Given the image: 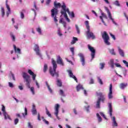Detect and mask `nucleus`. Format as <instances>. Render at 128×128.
I'll return each instance as SVG.
<instances>
[{
  "label": "nucleus",
  "instance_id": "1",
  "mask_svg": "<svg viewBox=\"0 0 128 128\" xmlns=\"http://www.w3.org/2000/svg\"><path fill=\"white\" fill-rule=\"evenodd\" d=\"M64 5H65L66 6V8H66L65 3H63V4L62 5L60 2H57L56 1L54 2V8H52L50 10L51 17H52L54 18V22H58V20L57 19L58 17L56 16L58 14V8H62V6H64Z\"/></svg>",
  "mask_w": 128,
  "mask_h": 128
},
{
  "label": "nucleus",
  "instance_id": "2",
  "mask_svg": "<svg viewBox=\"0 0 128 128\" xmlns=\"http://www.w3.org/2000/svg\"><path fill=\"white\" fill-rule=\"evenodd\" d=\"M22 76H23V78H24V82H26L25 84L28 88H30V90H31L32 94L34 95V87L30 88V77L26 72H23Z\"/></svg>",
  "mask_w": 128,
  "mask_h": 128
},
{
  "label": "nucleus",
  "instance_id": "3",
  "mask_svg": "<svg viewBox=\"0 0 128 128\" xmlns=\"http://www.w3.org/2000/svg\"><path fill=\"white\" fill-rule=\"evenodd\" d=\"M52 64L53 66V68L52 67L50 68L48 71L50 72V74L52 77L54 76H56V78L58 77V72H56V68H57V64L55 60L52 59Z\"/></svg>",
  "mask_w": 128,
  "mask_h": 128
},
{
  "label": "nucleus",
  "instance_id": "4",
  "mask_svg": "<svg viewBox=\"0 0 128 128\" xmlns=\"http://www.w3.org/2000/svg\"><path fill=\"white\" fill-rule=\"evenodd\" d=\"M96 95L98 97L97 102H96V108H100V103L102 102H104L106 100L105 96L102 92H96Z\"/></svg>",
  "mask_w": 128,
  "mask_h": 128
},
{
  "label": "nucleus",
  "instance_id": "5",
  "mask_svg": "<svg viewBox=\"0 0 128 128\" xmlns=\"http://www.w3.org/2000/svg\"><path fill=\"white\" fill-rule=\"evenodd\" d=\"M66 6L65 5L62 6V9L60 10V14L64 16V18H65L68 22H70V19L68 18L67 13H66V12H68V8H66Z\"/></svg>",
  "mask_w": 128,
  "mask_h": 128
},
{
  "label": "nucleus",
  "instance_id": "6",
  "mask_svg": "<svg viewBox=\"0 0 128 128\" xmlns=\"http://www.w3.org/2000/svg\"><path fill=\"white\" fill-rule=\"evenodd\" d=\"M102 38L104 40V42H105V44L108 46H110V42H108V40H110V37L108 36L106 32H104V34L102 35Z\"/></svg>",
  "mask_w": 128,
  "mask_h": 128
},
{
  "label": "nucleus",
  "instance_id": "7",
  "mask_svg": "<svg viewBox=\"0 0 128 128\" xmlns=\"http://www.w3.org/2000/svg\"><path fill=\"white\" fill-rule=\"evenodd\" d=\"M86 34V37L88 39L92 38V40H95L96 38V36H95L94 33L90 31V29H87Z\"/></svg>",
  "mask_w": 128,
  "mask_h": 128
},
{
  "label": "nucleus",
  "instance_id": "8",
  "mask_svg": "<svg viewBox=\"0 0 128 128\" xmlns=\"http://www.w3.org/2000/svg\"><path fill=\"white\" fill-rule=\"evenodd\" d=\"M88 48L90 50V52H92L90 54V56H92V60L94 58L95 56V52L96 50L94 47H92L90 45L88 44Z\"/></svg>",
  "mask_w": 128,
  "mask_h": 128
},
{
  "label": "nucleus",
  "instance_id": "9",
  "mask_svg": "<svg viewBox=\"0 0 128 128\" xmlns=\"http://www.w3.org/2000/svg\"><path fill=\"white\" fill-rule=\"evenodd\" d=\"M2 112H3V114L4 116V118H5V120L6 119H9L10 120V115H8L6 113V108H5V106L4 105L2 106Z\"/></svg>",
  "mask_w": 128,
  "mask_h": 128
},
{
  "label": "nucleus",
  "instance_id": "10",
  "mask_svg": "<svg viewBox=\"0 0 128 128\" xmlns=\"http://www.w3.org/2000/svg\"><path fill=\"white\" fill-rule=\"evenodd\" d=\"M78 56L80 58V61L82 62V66H84L86 64V59L84 58V55L82 53H80Z\"/></svg>",
  "mask_w": 128,
  "mask_h": 128
},
{
  "label": "nucleus",
  "instance_id": "11",
  "mask_svg": "<svg viewBox=\"0 0 128 128\" xmlns=\"http://www.w3.org/2000/svg\"><path fill=\"white\" fill-rule=\"evenodd\" d=\"M108 98L109 100L112 99L113 98L112 96V84H110L109 87V92L108 94Z\"/></svg>",
  "mask_w": 128,
  "mask_h": 128
},
{
  "label": "nucleus",
  "instance_id": "12",
  "mask_svg": "<svg viewBox=\"0 0 128 128\" xmlns=\"http://www.w3.org/2000/svg\"><path fill=\"white\" fill-rule=\"evenodd\" d=\"M106 12H108V18L112 22L113 24L115 25H117V23L115 22L114 19L112 18V13H110V10L108 9H106Z\"/></svg>",
  "mask_w": 128,
  "mask_h": 128
},
{
  "label": "nucleus",
  "instance_id": "13",
  "mask_svg": "<svg viewBox=\"0 0 128 128\" xmlns=\"http://www.w3.org/2000/svg\"><path fill=\"white\" fill-rule=\"evenodd\" d=\"M34 50L36 52V54L37 55L39 56H41L40 52V48L38 45L35 44L34 46Z\"/></svg>",
  "mask_w": 128,
  "mask_h": 128
},
{
  "label": "nucleus",
  "instance_id": "14",
  "mask_svg": "<svg viewBox=\"0 0 128 128\" xmlns=\"http://www.w3.org/2000/svg\"><path fill=\"white\" fill-rule=\"evenodd\" d=\"M28 73L30 76H32V78L33 80H36V74H34V72H32V70H28Z\"/></svg>",
  "mask_w": 128,
  "mask_h": 128
},
{
  "label": "nucleus",
  "instance_id": "15",
  "mask_svg": "<svg viewBox=\"0 0 128 128\" xmlns=\"http://www.w3.org/2000/svg\"><path fill=\"white\" fill-rule=\"evenodd\" d=\"M68 72L69 74V76L71 78H72L74 79V80H75V82H78V79L76 78V77L75 76H74L71 70H68Z\"/></svg>",
  "mask_w": 128,
  "mask_h": 128
},
{
  "label": "nucleus",
  "instance_id": "16",
  "mask_svg": "<svg viewBox=\"0 0 128 128\" xmlns=\"http://www.w3.org/2000/svg\"><path fill=\"white\" fill-rule=\"evenodd\" d=\"M60 106L59 104H56L55 106V115L56 118L58 117V108H60Z\"/></svg>",
  "mask_w": 128,
  "mask_h": 128
},
{
  "label": "nucleus",
  "instance_id": "17",
  "mask_svg": "<svg viewBox=\"0 0 128 128\" xmlns=\"http://www.w3.org/2000/svg\"><path fill=\"white\" fill-rule=\"evenodd\" d=\"M56 64H60L61 66H64L62 58H60V56H58V58L56 59Z\"/></svg>",
  "mask_w": 128,
  "mask_h": 128
},
{
  "label": "nucleus",
  "instance_id": "18",
  "mask_svg": "<svg viewBox=\"0 0 128 128\" xmlns=\"http://www.w3.org/2000/svg\"><path fill=\"white\" fill-rule=\"evenodd\" d=\"M14 50L16 53H18V54H21L20 49L19 48H17L16 45H14Z\"/></svg>",
  "mask_w": 128,
  "mask_h": 128
},
{
  "label": "nucleus",
  "instance_id": "19",
  "mask_svg": "<svg viewBox=\"0 0 128 128\" xmlns=\"http://www.w3.org/2000/svg\"><path fill=\"white\" fill-rule=\"evenodd\" d=\"M108 108H109V114H110V116L112 117V103L108 104Z\"/></svg>",
  "mask_w": 128,
  "mask_h": 128
},
{
  "label": "nucleus",
  "instance_id": "20",
  "mask_svg": "<svg viewBox=\"0 0 128 128\" xmlns=\"http://www.w3.org/2000/svg\"><path fill=\"white\" fill-rule=\"evenodd\" d=\"M32 114L33 115H36L37 114L36 110V106L34 104H32Z\"/></svg>",
  "mask_w": 128,
  "mask_h": 128
},
{
  "label": "nucleus",
  "instance_id": "21",
  "mask_svg": "<svg viewBox=\"0 0 128 128\" xmlns=\"http://www.w3.org/2000/svg\"><path fill=\"white\" fill-rule=\"evenodd\" d=\"M127 86L128 83H121L120 84V88L124 89Z\"/></svg>",
  "mask_w": 128,
  "mask_h": 128
},
{
  "label": "nucleus",
  "instance_id": "22",
  "mask_svg": "<svg viewBox=\"0 0 128 128\" xmlns=\"http://www.w3.org/2000/svg\"><path fill=\"white\" fill-rule=\"evenodd\" d=\"M109 65L112 68H114V60H110V62H108Z\"/></svg>",
  "mask_w": 128,
  "mask_h": 128
},
{
  "label": "nucleus",
  "instance_id": "23",
  "mask_svg": "<svg viewBox=\"0 0 128 128\" xmlns=\"http://www.w3.org/2000/svg\"><path fill=\"white\" fill-rule=\"evenodd\" d=\"M81 89H82V90L84 89V88L83 86H82V85H81L80 84H79L78 85L76 86L77 92H79Z\"/></svg>",
  "mask_w": 128,
  "mask_h": 128
},
{
  "label": "nucleus",
  "instance_id": "24",
  "mask_svg": "<svg viewBox=\"0 0 128 128\" xmlns=\"http://www.w3.org/2000/svg\"><path fill=\"white\" fill-rule=\"evenodd\" d=\"M68 13V15L71 16L72 18H74L75 17V16L74 14V13L73 12H70V10L68 9V11H66V13Z\"/></svg>",
  "mask_w": 128,
  "mask_h": 128
},
{
  "label": "nucleus",
  "instance_id": "25",
  "mask_svg": "<svg viewBox=\"0 0 128 128\" xmlns=\"http://www.w3.org/2000/svg\"><path fill=\"white\" fill-rule=\"evenodd\" d=\"M56 85L59 87L62 86V82L60 80L58 79L56 80Z\"/></svg>",
  "mask_w": 128,
  "mask_h": 128
},
{
  "label": "nucleus",
  "instance_id": "26",
  "mask_svg": "<svg viewBox=\"0 0 128 128\" xmlns=\"http://www.w3.org/2000/svg\"><path fill=\"white\" fill-rule=\"evenodd\" d=\"M112 121H113V126H118V123L116 120V118L114 116L112 118Z\"/></svg>",
  "mask_w": 128,
  "mask_h": 128
},
{
  "label": "nucleus",
  "instance_id": "27",
  "mask_svg": "<svg viewBox=\"0 0 128 128\" xmlns=\"http://www.w3.org/2000/svg\"><path fill=\"white\" fill-rule=\"evenodd\" d=\"M76 41H78V38L76 37H74L73 40H72L71 44H75L76 42Z\"/></svg>",
  "mask_w": 128,
  "mask_h": 128
},
{
  "label": "nucleus",
  "instance_id": "28",
  "mask_svg": "<svg viewBox=\"0 0 128 128\" xmlns=\"http://www.w3.org/2000/svg\"><path fill=\"white\" fill-rule=\"evenodd\" d=\"M59 94L60 95L63 97H66V95L64 94V92L62 90H59Z\"/></svg>",
  "mask_w": 128,
  "mask_h": 128
},
{
  "label": "nucleus",
  "instance_id": "29",
  "mask_svg": "<svg viewBox=\"0 0 128 128\" xmlns=\"http://www.w3.org/2000/svg\"><path fill=\"white\" fill-rule=\"evenodd\" d=\"M48 69V64H44V68H43V72L46 73Z\"/></svg>",
  "mask_w": 128,
  "mask_h": 128
},
{
  "label": "nucleus",
  "instance_id": "30",
  "mask_svg": "<svg viewBox=\"0 0 128 128\" xmlns=\"http://www.w3.org/2000/svg\"><path fill=\"white\" fill-rule=\"evenodd\" d=\"M46 86L47 87H48V91H50V93H52V88H50V85L48 84V82H46Z\"/></svg>",
  "mask_w": 128,
  "mask_h": 128
},
{
  "label": "nucleus",
  "instance_id": "31",
  "mask_svg": "<svg viewBox=\"0 0 128 128\" xmlns=\"http://www.w3.org/2000/svg\"><path fill=\"white\" fill-rule=\"evenodd\" d=\"M119 54H120L122 56H124V53L122 50L120 48H118Z\"/></svg>",
  "mask_w": 128,
  "mask_h": 128
},
{
  "label": "nucleus",
  "instance_id": "32",
  "mask_svg": "<svg viewBox=\"0 0 128 128\" xmlns=\"http://www.w3.org/2000/svg\"><path fill=\"white\" fill-rule=\"evenodd\" d=\"M114 4L117 6H120V2H118V0H116L115 1V2H114Z\"/></svg>",
  "mask_w": 128,
  "mask_h": 128
},
{
  "label": "nucleus",
  "instance_id": "33",
  "mask_svg": "<svg viewBox=\"0 0 128 128\" xmlns=\"http://www.w3.org/2000/svg\"><path fill=\"white\" fill-rule=\"evenodd\" d=\"M85 25H86V29L89 30L90 29V26H89V22L88 21H85Z\"/></svg>",
  "mask_w": 128,
  "mask_h": 128
},
{
  "label": "nucleus",
  "instance_id": "34",
  "mask_svg": "<svg viewBox=\"0 0 128 128\" xmlns=\"http://www.w3.org/2000/svg\"><path fill=\"white\" fill-rule=\"evenodd\" d=\"M46 114H47L48 116L52 118V114H50V112L48 110L47 108H46Z\"/></svg>",
  "mask_w": 128,
  "mask_h": 128
},
{
  "label": "nucleus",
  "instance_id": "35",
  "mask_svg": "<svg viewBox=\"0 0 128 128\" xmlns=\"http://www.w3.org/2000/svg\"><path fill=\"white\" fill-rule=\"evenodd\" d=\"M100 69L103 70V68H104L105 64L104 62L100 63Z\"/></svg>",
  "mask_w": 128,
  "mask_h": 128
},
{
  "label": "nucleus",
  "instance_id": "36",
  "mask_svg": "<svg viewBox=\"0 0 128 128\" xmlns=\"http://www.w3.org/2000/svg\"><path fill=\"white\" fill-rule=\"evenodd\" d=\"M22 114L24 117H25V116L28 115V109L26 108H24V114L22 113Z\"/></svg>",
  "mask_w": 128,
  "mask_h": 128
},
{
  "label": "nucleus",
  "instance_id": "37",
  "mask_svg": "<svg viewBox=\"0 0 128 128\" xmlns=\"http://www.w3.org/2000/svg\"><path fill=\"white\" fill-rule=\"evenodd\" d=\"M1 12H2V16L4 17L5 14L4 10L3 7L1 8Z\"/></svg>",
  "mask_w": 128,
  "mask_h": 128
},
{
  "label": "nucleus",
  "instance_id": "38",
  "mask_svg": "<svg viewBox=\"0 0 128 128\" xmlns=\"http://www.w3.org/2000/svg\"><path fill=\"white\" fill-rule=\"evenodd\" d=\"M98 83H100V85H102L103 84L102 81V79L100 78V77H98Z\"/></svg>",
  "mask_w": 128,
  "mask_h": 128
},
{
  "label": "nucleus",
  "instance_id": "39",
  "mask_svg": "<svg viewBox=\"0 0 128 128\" xmlns=\"http://www.w3.org/2000/svg\"><path fill=\"white\" fill-rule=\"evenodd\" d=\"M75 27L76 28V32H77V34H80V28H79L78 26L76 24V25H75Z\"/></svg>",
  "mask_w": 128,
  "mask_h": 128
},
{
  "label": "nucleus",
  "instance_id": "40",
  "mask_svg": "<svg viewBox=\"0 0 128 128\" xmlns=\"http://www.w3.org/2000/svg\"><path fill=\"white\" fill-rule=\"evenodd\" d=\"M101 15H102V16H102V18H105L106 19H108V16L106 14H104V13H101Z\"/></svg>",
  "mask_w": 128,
  "mask_h": 128
},
{
  "label": "nucleus",
  "instance_id": "41",
  "mask_svg": "<svg viewBox=\"0 0 128 128\" xmlns=\"http://www.w3.org/2000/svg\"><path fill=\"white\" fill-rule=\"evenodd\" d=\"M110 53L112 54V55H116V53L114 52V49H111L110 50Z\"/></svg>",
  "mask_w": 128,
  "mask_h": 128
},
{
  "label": "nucleus",
  "instance_id": "42",
  "mask_svg": "<svg viewBox=\"0 0 128 128\" xmlns=\"http://www.w3.org/2000/svg\"><path fill=\"white\" fill-rule=\"evenodd\" d=\"M10 36H11L12 38V41L13 42H15L16 38H15L14 35L13 34H10Z\"/></svg>",
  "mask_w": 128,
  "mask_h": 128
},
{
  "label": "nucleus",
  "instance_id": "43",
  "mask_svg": "<svg viewBox=\"0 0 128 128\" xmlns=\"http://www.w3.org/2000/svg\"><path fill=\"white\" fill-rule=\"evenodd\" d=\"M123 63L125 64L126 68H128V62L125 60H123Z\"/></svg>",
  "mask_w": 128,
  "mask_h": 128
},
{
  "label": "nucleus",
  "instance_id": "44",
  "mask_svg": "<svg viewBox=\"0 0 128 128\" xmlns=\"http://www.w3.org/2000/svg\"><path fill=\"white\" fill-rule=\"evenodd\" d=\"M18 122V118H16V119H15V120H14V123L15 125H17Z\"/></svg>",
  "mask_w": 128,
  "mask_h": 128
},
{
  "label": "nucleus",
  "instance_id": "45",
  "mask_svg": "<svg viewBox=\"0 0 128 128\" xmlns=\"http://www.w3.org/2000/svg\"><path fill=\"white\" fill-rule=\"evenodd\" d=\"M100 114L101 116H103V118H104V119H106V120L107 119L106 118V116H105L104 113L100 112Z\"/></svg>",
  "mask_w": 128,
  "mask_h": 128
},
{
  "label": "nucleus",
  "instance_id": "46",
  "mask_svg": "<svg viewBox=\"0 0 128 128\" xmlns=\"http://www.w3.org/2000/svg\"><path fill=\"white\" fill-rule=\"evenodd\" d=\"M37 32H38V33L41 34H42V32H41V28H38L36 29Z\"/></svg>",
  "mask_w": 128,
  "mask_h": 128
},
{
  "label": "nucleus",
  "instance_id": "47",
  "mask_svg": "<svg viewBox=\"0 0 128 128\" xmlns=\"http://www.w3.org/2000/svg\"><path fill=\"white\" fill-rule=\"evenodd\" d=\"M100 18L101 20L102 21V22L105 25V26H106V23H105L104 20H103L102 16H100Z\"/></svg>",
  "mask_w": 128,
  "mask_h": 128
},
{
  "label": "nucleus",
  "instance_id": "48",
  "mask_svg": "<svg viewBox=\"0 0 128 128\" xmlns=\"http://www.w3.org/2000/svg\"><path fill=\"white\" fill-rule=\"evenodd\" d=\"M8 86H9V87H10L11 88H12L14 87V85H13L12 83L10 82H8Z\"/></svg>",
  "mask_w": 128,
  "mask_h": 128
},
{
  "label": "nucleus",
  "instance_id": "49",
  "mask_svg": "<svg viewBox=\"0 0 128 128\" xmlns=\"http://www.w3.org/2000/svg\"><path fill=\"white\" fill-rule=\"evenodd\" d=\"M115 65H116V68H122L121 65L118 63L115 64Z\"/></svg>",
  "mask_w": 128,
  "mask_h": 128
},
{
  "label": "nucleus",
  "instance_id": "50",
  "mask_svg": "<svg viewBox=\"0 0 128 128\" xmlns=\"http://www.w3.org/2000/svg\"><path fill=\"white\" fill-rule=\"evenodd\" d=\"M98 123L102 122V117H98Z\"/></svg>",
  "mask_w": 128,
  "mask_h": 128
},
{
  "label": "nucleus",
  "instance_id": "51",
  "mask_svg": "<svg viewBox=\"0 0 128 128\" xmlns=\"http://www.w3.org/2000/svg\"><path fill=\"white\" fill-rule=\"evenodd\" d=\"M110 36H111L112 38L114 40H116V37L114 36V35L113 34H112V33H110Z\"/></svg>",
  "mask_w": 128,
  "mask_h": 128
},
{
  "label": "nucleus",
  "instance_id": "52",
  "mask_svg": "<svg viewBox=\"0 0 128 128\" xmlns=\"http://www.w3.org/2000/svg\"><path fill=\"white\" fill-rule=\"evenodd\" d=\"M6 8L8 9V11L10 12V6H8V4H6Z\"/></svg>",
  "mask_w": 128,
  "mask_h": 128
},
{
  "label": "nucleus",
  "instance_id": "53",
  "mask_svg": "<svg viewBox=\"0 0 128 128\" xmlns=\"http://www.w3.org/2000/svg\"><path fill=\"white\" fill-rule=\"evenodd\" d=\"M38 120H41L40 114L39 113H38Z\"/></svg>",
  "mask_w": 128,
  "mask_h": 128
},
{
  "label": "nucleus",
  "instance_id": "54",
  "mask_svg": "<svg viewBox=\"0 0 128 128\" xmlns=\"http://www.w3.org/2000/svg\"><path fill=\"white\" fill-rule=\"evenodd\" d=\"M28 124V128H33V126H32L30 122H29Z\"/></svg>",
  "mask_w": 128,
  "mask_h": 128
},
{
  "label": "nucleus",
  "instance_id": "55",
  "mask_svg": "<svg viewBox=\"0 0 128 128\" xmlns=\"http://www.w3.org/2000/svg\"><path fill=\"white\" fill-rule=\"evenodd\" d=\"M89 108H90V106H88L87 107H85V108L86 109V110L88 112H90Z\"/></svg>",
  "mask_w": 128,
  "mask_h": 128
},
{
  "label": "nucleus",
  "instance_id": "56",
  "mask_svg": "<svg viewBox=\"0 0 128 128\" xmlns=\"http://www.w3.org/2000/svg\"><path fill=\"white\" fill-rule=\"evenodd\" d=\"M70 50L71 52H72V54H74V48H71Z\"/></svg>",
  "mask_w": 128,
  "mask_h": 128
},
{
  "label": "nucleus",
  "instance_id": "57",
  "mask_svg": "<svg viewBox=\"0 0 128 128\" xmlns=\"http://www.w3.org/2000/svg\"><path fill=\"white\" fill-rule=\"evenodd\" d=\"M94 84V79H90V84Z\"/></svg>",
  "mask_w": 128,
  "mask_h": 128
},
{
  "label": "nucleus",
  "instance_id": "58",
  "mask_svg": "<svg viewBox=\"0 0 128 128\" xmlns=\"http://www.w3.org/2000/svg\"><path fill=\"white\" fill-rule=\"evenodd\" d=\"M20 14H20V18H24V13L22 12H21Z\"/></svg>",
  "mask_w": 128,
  "mask_h": 128
},
{
  "label": "nucleus",
  "instance_id": "59",
  "mask_svg": "<svg viewBox=\"0 0 128 128\" xmlns=\"http://www.w3.org/2000/svg\"><path fill=\"white\" fill-rule=\"evenodd\" d=\"M43 120H44V122H45L46 124L47 125L49 124V122L47 121L46 120L44 119Z\"/></svg>",
  "mask_w": 128,
  "mask_h": 128
},
{
  "label": "nucleus",
  "instance_id": "60",
  "mask_svg": "<svg viewBox=\"0 0 128 128\" xmlns=\"http://www.w3.org/2000/svg\"><path fill=\"white\" fill-rule=\"evenodd\" d=\"M10 10H8V12H6V16H8L10 15Z\"/></svg>",
  "mask_w": 128,
  "mask_h": 128
},
{
  "label": "nucleus",
  "instance_id": "61",
  "mask_svg": "<svg viewBox=\"0 0 128 128\" xmlns=\"http://www.w3.org/2000/svg\"><path fill=\"white\" fill-rule=\"evenodd\" d=\"M50 2V0H47L46 1V4L49 5Z\"/></svg>",
  "mask_w": 128,
  "mask_h": 128
},
{
  "label": "nucleus",
  "instance_id": "62",
  "mask_svg": "<svg viewBox=\"0 0 128 128\" xmlns=\"http://www.w3.org/2000/svg\"><path fill=\"white\" fill-rule=\"evenodd\" d=\"M64 22H65L63 21V20L62 19H60V20H59V23L60 24H64Z\"/></svg>",
  "mask_w": 128,
  "mask_h": 128
},
{
  "label": "nucleus",
  "instance_id": "63",
  "mask_svg": "<svg viewBox=\"0 0 128 128\" xmlns=\"http://www.w3.org/2000/svg\"><path fill=\"white\" fill-rule=\"evenodd\" d=\"M18 88H19L20 90H23V87H22V86H18Z\"/></svg>",
  "mask_w": 128,
  "mask_h": 128
},
{
  "label": "nucleus",
  "instance_id": "64",
  "mask_svg": "<svg viewBox=\"0 0 128 128\" xmlns=\"http://www.w3.org/2000/svg\"><path fill=\"white\" fill-rule=\"evenodd\" d=\"M74 114H78V113L76 112V108L74 109Z\"/></svg>",
  "mask_w": 128,
  "mask_h": 128
}]
</instances>
